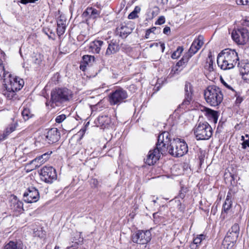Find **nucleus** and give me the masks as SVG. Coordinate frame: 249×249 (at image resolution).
Masks as SVG:
<instances>
[{
	"label": "nucleus",
	"mask_w": 249,
	"mask_h": 249,
	"mask_svg": "<svg viewBox=\"0 0 249 249\" xmlns=\"http://www.w3.org/2000/svg\"><path fill=\"white\" fill-rule=\"evenodd\" d=\"M170 134L164 131L158 136V142L153 150L149 151L145 163L149 165L154 164L160 158V155L165 154L168 151L170 142Z\"/></svg>",
	"instance_id": "nucleus-1"
},
{
	"label": "nucleus",
	"mask_w": 249,
	"mask_h": 249,
	"mask_svg": "<svg viewBox=\"0 0 249 249\" xmlns=\"http://www.w3.org/2000/svg\"><path fill=\"white\" fill-rule=\"evenodd\" d=\"M240 62L237 53L231 49H226L220 53L217 58V63L222 70H226L233 68Z\"/></svg>",
	"instance_id": "nucleus-2"
},
{
	"label": "nucleus",
	"mask_w": 249,
	"mask_h": 249,
	"mask_svg": "<svg viewBox=\"0 0 249 249\" xmlns=\"http://www.w3.org/2000/svg\"><path fill=\"white\" fill-rule=\"evenodd\" d=\"M24 82L22 79L19 77H13L11 75L9 78L4 79V84H3V94L8 99L11 100L15 95V92L20 90Z\"/></svg>",
	"instance_id": "nucleus-3"
},
{
	"label": "nucleus",
	"mask_w": 249,
	"mask_h": 249,
	"mask_svg": "<svg viewBox=\"0 0 249 249\" xmlns=\"http://www.w3.org/2000/svg\"><path fill=\"white\" fill-rule=\"evenodd\" d=\"M204 96L206 102L211 106L219 105L223 99L221 89L217 86H209L205 90Z\"/></svg>",
	"instance_id": "nucleus-4"
},
{
	"label": "nucleus",
	"mask_w": 249,
	"mask_h": 249,
	"mask_svg": "<svg viewBox=\"0 0 249 249\" xmlns=\"http://www.w3.org/2000/svg\"><path fill=\"white\" fill-rule=\"evenodd\" d=\"M72 92L67 88H58L51 92V106H60L63 103L68 101L71 98Z\"/></svg>",
	"instance_id": "nucleus-5"
},
{
	"label": "nucleus",
	"mask_w": 249,
	"mask_h": 249,
	"mask_svg": "<svg viewBox=\"0 0 249 249\" xmlns=\"http://www.w3.org/2000/svg\"><path fill=\"white\" fill-rule=\"evenodd\" d=\"M170 154L175 157H180L184 155L188 151V145L184 140L174 139L170 142L168 149Z\"/></svg>",
	"instance_id": "nucleus-6"
},
{
	"label": "nucleus",
	"mask_w": 249,
	"mask_h": 249,
	"mask_svg": "<svg viewBox=\"0 0 249 249\" xmlns=\"http://www.w3.org/2000/svg\"><path fill=\"white\" fill-rule=\"evenodd\" d=\"M194 134L197 140H208L212 135L213 129L207 123H199L194 128Z\"/></svg>",
	"instance_id": "nucleus-7"
},
{
	"label": "nucleus",
	"mask_w": 249,
	"mask_h": 249,
	"mask_svg": "<svg viewBox=\"0 0 249 249\" xmlns=\"http://www.w3.org/2000/svg\"><path fill=\"white\" fill-rule=\"evenodd\" d=\"M128 97L127 91L123 88H119L112 91L108 95V101L110 105H119L125 102Z\"/></svg>",
	"instance_id": "nucleus-8"
},
{
	"label": "nucleus",
	"mask_w": 249,
	"mask_h": 249,
	"mask_svg": "<svg viewBox=\"0 0 249 249\" xmlns=\"http://www.w3.org/2000/svg\"><path fill=\"white\" fill-rule=\"evenodd\" d=\"M41 179L47 183H52L57 179L56 170L52 166H44L40 171Z\"/></svg>",
	"instance_id": "nucleus-9"
},
{
	"label": "nucleus",
	"mask_w": 249,
	"mask_h": 249,
	"mask_svg": "<svg viewBox=\"0 0 249 249\" xmlns=\"http://www.w3.org/2000/svg\"><path fill=\"white\" fill-rule=\"evenodd\" d=\"M151 239V233L150 231L139 230L131 235L133 242L139 244H146Z\"/></svg>",
	"instance_id": "nucleus-10"
},
{
	"label": "nucleus",
	"mask_w": 249,
	"mask_h": 249,
	"mask_svg": "<svg viewBox=\"0 0 249 249\" xmlns=\"http://www.w3.org/2000/svg\"><path fill=\"white\" fill-rule=\"evenodd\" d=\"M249 37L248 30L243 27L233 30L231 33V37L238 44H244L248 41Z\"/></svg>",
	"instance_id": "nucleus-11"
},
{
	"label": "nucleus",
	"mask_w": 249,
	"mask_h": 249,
	"mask_svg": "<svg viewBox=\"0 0 249 249\" xmlns=\"http://www.w3.org/2000/svg\"><path fill=\"white\" fill-rule=\"evenodd\" d=\"M41 138L48 143H55L58 142L60 138V133L57 128L53 127L50 129L46 133L42 135Z\"/></svg>",
	"instance_id": "nucleus-12"
},
{
	"label": "nucleus",
	"mask_w": 249,
	"mask_h": 249,
	"mask_svg": "<svg viewBox=\"0 0 249 249\" xmlns=\"http://www.w3.org/2000/svg\"><path fill=\"white\" fill-rule=\"evenodd\" d=\"M39 197L38 190L33 186L29 187L23 194L24 200L27 203L36 202Z\"/></svg>",
	"instance_id": "nucleus-13"
},
{
	"label": "nucleus",
	"mask_w": 249,
	"mask_h": 249,
	"mask_svg": "<svg viewBox=\"0 0 249 249\" xmlns=\"http://www.w3.org/2000/svg\"><path fill=\"white\" fill-rule=\"evenodd\" d=\"M184 91L185 98L181 104L179 105V107L183 109L185 108L187 106H188L193 99L192 95L193 89L192 85L190 83L187 82H186Z\"/></svg>",
	"instance_id": "nucleus-14"
},
{
	"label": "nucleus",
	"mask_w": 249,
	"mask_h": 249,
	"mask_svg": "<svg viewBox=\"0 0 249 249\" xmlns=\"http://www.w3.org/2000/svg\"><path fill=\"white\" fill-rule=\"evenodd\" d=\"M240 231L239 226L235 223L228 231L224 240L226 242L234 243L236 242Z\"/></svg>",
	"instance_id": "nucleus-15"
},
{
	"label": "nucleus",
	"mask_w": 249,
	"mask_h": 249,
	"mask_svg": "<svg viewBox=\"0 0 249 249\" xmlns=\"http://www.w3.org/2000/svg\"><path fill=\"white\" fill-rule=\"evenodd\" d=\"M133 28L129 24H122L120 27L116 28V35L123 38H126L132 32Z\"/></svg>",
	"instance_id": "nucleus-16"
},
{
	"label": "nucleus",
	"mask_w": 249,
	"mask_h": 249,
	"mask_svg": "<svg viewBox=\"0 0 249 249\" xmlns=\"http://www.w3.org/2000/svg\"><path fill=\"white\" fill-rule=\"evenodd\" d=\"M238 67L240 68L243 78L249 81V61L247 60H242L238 63Z\"/></svg>",
	"instance_id": "nucleus-17"
},
{
	"label": "nucleus",
	"mask_w": 249,
	"mask_h": 249,
	"mask_svg": "<svg viewBox=\"0 0 249 249\" xmlns=\"http://www.w3.org/2000/svg\"><path fill=\"white\" fill-rule=\"evenodd\" d=\"M201 111L204 112V115L209 121L213 122L214 124L217 123L219 117L218 111L206 107H203Z\"/></svg>",
	"instance_id": "nucleus-18"
},
{
	"label": "nucleus",
	"mask_w": 249,
	"mask_h": 249,
	"mask_svg": "<svg viewBox=\"0 0 249 249\" xmlns=\"http://www.w3.org/2000/svg\"><path fill=\"white\" fill-rule=\"evenodd\" d=\"M10 208L14 212L20 213L23 211V203L15 196L10 201Z\"/></svg>",
	"instance_id": "nucleus-19"
},
{
	"label": "nucleus",
	"mask_w": 249,
	"mask_h": 249,
	"mask_svg": "<svg viewBox=\"0 0 249 249\" xmlns=\"http://www.w3.org/2000/svg\"><path fill=\"white\" fill-rule=\"evenodd\" d=\"M119 44L115 40H112L108 43L105 55L109 56L111 54H115L119 51Z\"/></svg>",
	"instance_id": "nucleus-20"
},
{
	"label": "nucleus",
	"mask_w": 249,
	"mask_h": 249,
	"mask_svg": "<svg viewBox=\"0 0 249 249\" xmlns=\"http://www.w3.org/2000/svg\"><path fill=\"white\" fill-rule=\"evenodd\" d=\"M104 45V41L96 39L90 43L89 49L90 51L92 52L93 53L98 54L100 52L101 47Z\"/></svg>",
	"instance_id": "nucleus-21"
},
{
	"label": "nucleus",
	"mask_w": 249,
	"mask_h": 249,
	"mask_svg": "<svg viewBox=\"0 0 249 249\" xmlns=\"http://www.w3.org/2000/svg\"><path fill=\"white\" fill-rule=\"evenodd\" d=\"M24 246L21 241H10L5 245L4 249H24Z\"/></svg>",
	"instance_id": "nucleus-22"
},
{
	"label": "nucleus",
	"mask_w": 249,
	"mask_h": 249,
	"mask_svg": "<svg viewBox=\"0 0 249 249\" xmlns=\"http://www.w3.org/2000/svg\"><path fill=\"white\" fill-rule=\"evenodd\" d=\"M17 126V123H12L10 124L5 129L3 134L1 135L2 138L0 140H4L12 132L15 130Z\"/></svg>",
	"instance_id": "nucleus-23"
},
{
	"label": "nucleus",
	"mask_w": 249,
	"mask_h": 249,
	"mask_svg": "<svg viewBox=\"0 0 249 249\" xmlns=\"http://www.w3.org/2000/svg\"><path fill=\"white\" fill-rule=\"evenodd\" d=\"M11 76V74L5 70L3 64L0 60V80H3V84H4V79L9 78Z\"/></svg>",
	"instance_id": "nucleus-24"
},
{
	"label": "nucleus",
	"mask_w": 249,
	"mask_h": 249,
	"mask_svg": "<svg viewBox=\"0 0 249 249\" xmlns=\"http://www.w3.org/2000/svg\"><path fill=\"white\" fill-rule=\"evenodd\" d=\"M230 193H229L227 195L226 199L223 205V211L225 213L228 212L232 205V201L231 200V196H230Z\"/></svg>",
	"instance_id": "nucleus-25"
},
{
	"label": "nucleus",
	"mask_w": 249,
	"mask_h": 249,
	"mask_svg": "<svg viewBox=\"0 0 249 249\" xmlns=\"http://www.w3.org/2000/svg\"><path fill=\"white\" fill-rule=\"evenodd\" d=\"M95 61L94 56L85 55L83 56V63L88 65H92Z\"/></svg>",
	"instance_id": "nucleus-26"
},
{
	"label": "nucleus",
	"mask_w": 249,
	"mask_h": 249,
	"mask_svg": "<svg viewBox=\"0 0 249 249\" xmlns=\"http://www.w3.org/2000/svg\"><path fill=\"white\" fill-rule=\"evenodd\" d=\"M192 57L191 54L186 53L183 57L177 63V66L178 67L183 66L186 64L190 58Z\"/></svg>",
	"instance_id": "nucleus-27"
},
{
	"label": "nucleus",
	"mask_w": 249,
	"mask_h": 249,
	"mask_svg": "<svg viewBox=\"0 0 249 249\" xmlns=\"http://www.w3.org/2000/svg\"><path fill=\"white\" fill-rule=\"evenodd\" d=\"M21 114L25 121L29 120L33 115L30 110L28 108H24Z\"/></svg>",
	"instance_id": "nucleus-28"
},
{
	"label": "nucleus",
	"mask_w": 249,
	"mask_h": 249,
	"mask_svg": "<svg viewBox=\"0 0 249 249\" xmlns=\"http://www.w3.org/2000/svg\"><path fill=\"white\" fill-rule=\"evenodd\" d=\"M87 12L88 14H90L93 18H97L100 14V12L99 11L92 7L88 8L87 9Z\"/></svg>",
	"instance_id": "nucleus-29"
},
{
	"label": "nucleus",
	"mask_w": 249,
	"mask_h": 249,
	"mask_svg": "<svg viewBox=\"0 0 249 249\" xmlns=\"http://www.w3.org/2000/svg\"><path fill=\"white\" fill-rule=\"evenodd\" d=\"M50 155V154L46 153L35 158L33 161L35 162L36 160H40V163L43 164L49 158Z\"/></svg>",
	"instance_id": "nucleus-30"
},
{
	"label": "nucleus",
	"mask_w": 249,
	"mask_h": 249,
	"mask_svg": "<svg viewBox=\"0 0 249 249\" xmlns=\"http://www.w3.org/2000/svg\"><path fill=\"white\" fill-rule=\"evenodd\" d=\"M183 51V48L182 47L179 46L178 47L176 51H175L171 55V57L173 59H177L179 57L182 51Z\"/></svg>",
	"instance_id": "nucleus-31"
},
{
	"label": "nucleus",
	"mask_w": 249,
	"mask_h": 249,
	"mask_svg": "<svg viewBox=\"0 0 249 249\" xmlns=\"http://www.w3.org/2000/svg\"><path fill=\"white\" fill-rule=\"evenodd\" d=\"M199 50V49H198V48L197 47V46L195 44V43L194 42H193L188 53L189 54H191V56H192V55L196 53Z\"/></svg>",
	"instance_id": "nucleus-32"
},
{
	"label": "nucleus",
	"mask_w": 249,
	"mask_h": 249,
	"mask_svg": "<svg viewBox=\"0 0 249 249\" xmlns=\"http://www.w3.org/2000/svg\"><path fill=\"white\" fill-rule=\"evenodd\" d=\"M34 159L31 161L30 163L27 165V166H32V167L30 169L31 170L36 169L42 164V163H40V160H36L35 162H34Z\"/></svg>",
	"instance_id": "nucleus-33"
},
{
	"label": "nucleus",
	"mask_w": 249,
	"mask_h": 249,
	"mask_svg": "<svg viewBox=\"0 0 249 249\" xmlns=\"http://www.w3.org/2000/svg\"><path fill=\"white\" fill-rule=\"evenodd\" d=\"M203 37L202 36H199L198 37L195 39L193 41L199 49L203 44Z\"/></svg>",
	"instance_id": "nucleus-34"
},
{
	"label": "nucleus",
	"mask_w": 249,
	"mask_h": 249,
	"mask_svg": "<svg viewBox=\"0 0 249 249\" xmlns=\"http://www.w3.org/2000/svg\"><path fill=\"white\" fill-rule=\"evenodd\" d=\"M205 157V151L200 149L198 153V158L199 160L200 165H201L202 163L204 162Z\"/></svg>",
	"instance_id": "nucleus-35"
},
{
	"label": "nucleus",
	"mask_w": 249,
	"mask_h": 249,
	"mask_svg": "<svg viewBox=\"0 0 249 249\" xmlns=\"http://www.w3.org/2000/svg\"><path fill=\"white\" fill-rule=\"evenodd\" d=\"M205 239V235L203 234H200L197 236L196 238H194L193 240V242L194 244L198 245L200 244L202 241Z\"/></svg>",
	"instance_id": "nucleus-36"
},
{
	"label": "nucleus",
	"mask_w": 249,
	"mask_h": 249,
	"mask_svg": "<svg viewBox=\"0 0 249 249\" xmlns=\"http://www.w3.org/2000/svg\"><path fill=\"white\" fill-rule=\"evenodd\" d=\"M66 20L65 18L62 16H60L57 20V26H64L66 25Z\"/></svg>",
	"instance_id": "nucleus-37"
},
{
	"label": "nucleus",
	"mask_w": 249,
	"mask_h": 249,
	"mask_svg": "<svg viewBox=\"0 0 249 249\" xmlns=\"http://www.w3.org/2000/svg\"><path fill=\"white\" fill-rule=\"evenodd\" d=\"M66 25L64 26H57V34L59 36L62 35L65 32Z\"/></svg>",
	"instance_id": "nucleus-38"
},
{
	"label": "nucleus",
	"mask_w": 249,
	"mask_h": 249,
	"mask_svg": "<svg viewBox=\"0 0 249 249\" xmlns=\"http://www.w3.org/2000/svg\"><path fill=\"white\" fill-rule=\"evenodd\" d=\"M207 62L209 63V70L210 71H213V58L211 54L209 55L208 59L207 61Z\"/></svg>",
	"instance_id": "nucleus-39"
},
{
	"label": "nucleus",
	"mask_w": 249,
	"mask_h": 249,
	"mask_svg": "<svg viewBox=\"0 0 249 249\" xmlns=\"http://www.w3.org/2000/svg\"><path fill=\"white\" fill-rule=\"evenodd\" d=\"M66 119V115L62 114L57 116L55 118V120L57 123H61L63 121H64Z\"/></svg>",
	"instance_id": "nucleus-40"
},
{
	"label": "nucleus",
	"mask_w": 249,
	"mask_h": 249,
	"mask_svg": "<svg viewBox=\"0 0 249 249\" xmlns=\"http://www.w3.org/2000/svg\"><path fill=\"white\" fill-rule=\"evenodd\" d=\"M49 31V29H43V33L46 35L49 39H52L53 40H54V34L52 32V31H50V34H49L48 33V32Z\"/></svg>",
	"instance_id": "nucleus-41"
},
{
	"label": "nucleus",
	"mask_w": 249,
	"mask_h": 249,
	"mask_svg": "<svg viewBox=\"0 0 249 249\" xmlns=\"http://www.w3.org/2000/svg\"><path fill=\"white\" fill-rule=\"evenodd\" d=\"M186 188H181V190L178 195V197L181 199H183L185 196V193L186 192Z\"/></svg>",
	"instance_id": "nucleus-42"
},
{
	"label": "nucleus",
	"mask_w": 249,
	"mask_h": 249,
	"mask_svg": "<svg viewBox=\"0 0 249 249\" xmlns=\"http://www.w3.org/2000/svg\"><path fill=\"white\" fill-rule=\"evenodd\" d=\"M165 18L164 16H160L158 20L156 21V25H161L165 22Z\"/></svg>",
	"instance_id": "nucleus-43"
},
{
	"label": "nucleus",
	"mask_w": 249,
	"mask_h": 249,
	"mask_svg": "<svg viewBox=\"0 0 249 249\" xmlns=\"http://www.w3.org/2000/svg\"><path fill=\"white\" fill-rule=\"evenodd\" d=\"M248 2V0H236L237 4L239 5H246Z\"/></svg>",
	"instance_id": "nucleus-44"
},
{
	"label": "nucleus",
	"mask_w": 249,
	"mask_h": 249,
	"mask_svg": "<svg viewBox=\"0 0 249 249\" xmlns=\"http://www.w3.org/2000/svg\"><path fill=\"white\" fill-rule=\"evenodd\" d=\"M242 145L243 149H246L247 147H249V137L248 139L245 140V141L243 142Z\"/></svg>",
	"instance_id": "nucleus-45"
},
{
	"label": "nucleus",
	"mask_w": 249,
	"mask_h": 249,
	"mask_svg": "<svg viewBox=\"0 0 249 249\" xmlns=\"http://www.w3.org/2000/svg\"><path fill=\"white\" fill-rule=\"evenodd\" d=\"M33 61L35 64H39L41 61L39 55H36L35 58L33 59Z\"/></svg>",
	"instance_id": "nucleus-46"
},
{
	"label": "nucleus",
	"mask_w": 249,
	"mask_h": 249,
	"mask_svg": "<svg viewBox=\"0 0 249 249\" xmlns=\"http://www.w3.org/2000/svg\"><path fill=\"white\" fill-rule=\"evenodd\" d=\"M137 15H136V12L135 11L132 12L128 16V18L129 19H134L137 18Z\"/></svg>",
	"instance_id": "nucleus-47"
},
{
	"label": "nucleus",
	"mask_w": 249,
	"mask_h": 249,
	"mask_svg": "<svg viewBox=\"0 0 249 249\" xmlns=\"http://www.w3.org/2000/svg\"><path fill=\"white\" fill-rule=\"evenodd\" d=\"M168 1L170 0H156L158 3L162 5L167 4Z\"/></svg>",
	"instance_id": "nucleus-48"
},
{
	"label": "nucleus",
	"mask_w": 249,
	"mask_h": 249,
	"mask_svg": "<svg viewBox=\"0 0 249 249\" xmlns=\"http://www.w3.org/2000/svg\"><path fill=\"white\" fill-rule=\"evenodd\" d=\"M236 99L235 101V103L236 105L240 104L243 100V99L242 97L240 96H237V94H236Z\"/></svg>",
	"instance_id": "nucleus-49"
},
{
	"label": "nucleus",
	"mask_w": 249,
	"mask_h": 249,
	"mask_svg": "<svg viewBox=\"0 0 249 249\" xmlns=\"http://www.w3.org/2000/svg\"><path fill=\"white\" fill-rule=\"evenodd\" d=\"M37 0H20V2L22 4H26L28 3H34Z\"/></svg>",
	"instance_id": "nucleus-50"
},
{
	"label": "nucleus",
	"mask_w": 249,
	"mask_h": 249,
	"mask_svg": "<svg viewBox=\"0 0 249 249\" xmlns=\"http://www.w3.org/2000/svg\"><path fill=\"white\" fill-rule=\"evenodd\" d=\"M163 33L165 35H169L170 33V28L168 26H166L163 29Z\"/></svg>",
	"instance_id": "nucleus-51"
},
{
	"label": "nucleus",
	"mask_w": 249,
	"mask_h": 249,
	"mask_svg": "<svg viewBox=\"0 0 249 249\" xmlns=\"http://www.w3.org/2000/svg\"><path fill=\"white\" fill-rule=\"evenodd\" d=\"M221 82H222V83L223 84V85L226 87L227 88H228V89H231V90H233V89L232 88V87L229 85L226 82H225L223 79L221 80Z\"/></svg>",
	"instance_id": "nucleus-52"
},
{
	"label": "nucleus",
	"mask_w": 249,
	"mask_h": 249,
	"mask_svg": "<svg viewBox=\"0 0 249 249\" xmlns=\"http://www.w3.org/2000/svg\"><path fill=\"white\" fill-rule=\"evenodd\" d=\"M91 184H92L94 187H96L98 185V180L96 178H92L91 180Z\"/></svg>",
	"instance_id": "nucleus-53"
},
{
	"label": "nucleus",
	"mask_w": 249,
	"mask_h": 249,
	"mask_svg": "<svg viewBox=\"0 0 249 249\" xmlns=\"http://www.w3.org/2000/svg\"><path fill=\"white\" fill-rule=\"evenodd\" d=\"M107 116H100L98 118V121L99 122H100V123H101L102 124H104L103 121H104V119H107Z\"/></svg>",
	"instance_id": "nucleus-54"
},
{
	"label": "nucleus",
	"mask_w": 249,
	"mask_h": 249,
	"mask_svg": "<svg viewBox=\"0 0 249 249\" xmlns=\"http://www.w3.org/2000/svg\"><path fill=\"white\" fill-rule=\"evenodd\" d=\"M157 28L156 27H153L150 29H148V31L150 33H154V34H155V31L157 30Z\"/></svg>",
	"instance_id": "nucleus-55"
},
{
	"label": "nucleus",
	"mask_w": 249,
	"mask_h": 249,
	"mask_svg": "<svg viewBox=\"0 0 249 249\" xmlns=\"http://www.w3.org/2000/svg\"><path fill=\"white\" fill-rule=\"evenodd\" d=\"M160 47L161 49L162 52H163L165 49V45L163 43L160 42Z\"/></svg>",
	"instance_id": "nucleus-56"
},
{
	"label": "nucleus",
	"mask_w": 249,
	"mask_h": 249,
	"mask_svg": "<svg viewBox=\"0 0 249 249\" xmlns=\"http://www.w3.org/2000/svg\"><path fill=\"white\" fill-rule=\"evenodd\" d=\"M151 33L148 31V30H146V33H145V37L146 38H148L149 37V36H150V34Z\"/></svg>",
	"instance_id": "nucleus-57"
},
{
	"label": "nucleus",
	"mask_w": 249,
	"mask_h": 249,
	"mask_svg": "<svg viewBox=\"0 0 249 249\" xmlns=\"http://www.w3.org/2000/svg\"><path fill=\"white\" fill-rule=\"evenodd\" d=\"M140 8L139 7H136L134 10L133 11H135L136 12V15H137V13L140 11Z\"/></svg>",
	"instance_id": "nucleus-58"
},
{
	"label": "nucleus",
	"mask_w": 249,
	"mask_h": 249,
	"mask_svg": "<svg viewBox=\"0 0 249 249\" xmlns=\"http://www.w3.org/2000/svg\"><path fill=\"white\" fill-rule=\"evenodd\" d=\"M157 213H154L153 214V216L154 219H155L156 218Z\"/></svg>",
	"instance_id": "nucleus-59"
},
{
	"label": "nucleus",
	"mask_w": 249,
	"mask_h": 249,
	"mask_svg": "<svg viewBox=\"0 0 249 249\" xmlns=\"http://www.w3.org/2000/svg\"><path fill=\"white\" fill-rule=\"evenodd\" d=\"M241 140H242V141H243V142H244V141H245V137H244V136H242L241 137Z\"/></svg>",
	"instance_id": "nucleus-60"
},
{
	"label": "nucleus",
	"mask_w": 249,
	"mask_h": 249,
	"mask_svg": "<svg viewBox=\"0 0 249 249\" xmlns=\"http://www.w3.org/2000/svg\"><path fill=\"white\" fill-rule=\"evenodd\" d=\"M158 199V197H157L156 199V200H153L152 201L153 202V203L155 204L157 202V199Z\"/></svg>",
	"instance_id": "nucleus-61"
},
{
	"label": "nucleus",
	"mask_w": 249,
	"mask_h": 249,
	"mask_svg": "<svg viewBox=\"0 0 249 249\" xmlns=\"http://www.w3.org/2000/svg\"><path fill=\"white\" fill-rule=\"evenodd\" d=\"M134 87H135V86L134 85H132L130 86V88H134Z\"/></svg>",
	"instance_id": "nucleus-62"
},
{
	"label": "nucleus",
	"mask_w": 249,
	"mask_h": 249,
	"mask_svg": "<svg viewBox=\"0 0 249 249\" xmlns=\"http://www.w3.org/2000/svg\"><path fill=\"white\" fill-rule=\"evenodd\" d=\"M54 249H59V248L57 246H55V247L54 248Z\"/></svg>",
	"instance_id": "nucleus-63"
},
{
	"label": "nucleus",
	"mask_w": 249,
	"mask_h": 249,
	"mask_svg": "<svg viewBox=\"0 0 249 249\" xmlns=\"http://www.w3.org/2000/svg\"><path fill=\"white\" fill-rule=\"evenodd\" d=\"M154 44H155L156 46H158V44L157 43H156Z\"/></svg>",
	"instance_id": "nucleus-64"
}]
</instances>
